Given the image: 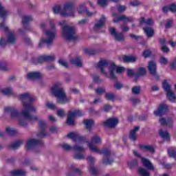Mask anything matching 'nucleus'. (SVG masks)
<instances>
[{
  "instance_id": "obj_2",
  "label": "nucleus",
  "mask_w": 176,
  "mask_h": 176,
  "mask_svg": "<svg viewBox=\"0 0 176 176\" xmlns=\"http://www.w3.org/2000/svg\"><path fill=\"white\" fill-rule=\"evenodd\" d=\"M49 23L50 28H47V24L45 22L40 24V28L42 30L43 34V36L38 43V47H42L43 45L52 46V45H53V41H54V38H56L57 30H56L54 21L51 19L49 21Z\"/></svg>"
},
{
  "instance_id": "obj_43",
  "label": "nucleus",
  "mask_w": 176,
  "mask_h": 176,
  "mask_svg": "<svg viewBox=\"0 0 176 176\" xmlns=\"http://www.w3.org/2000/svg\"><path fill=\"white\" fill-rule=\"evenodd\" d=\"M85 125L87 129H91V126L94 124V121L93 120H85L84 121Z\"/></svg>"
},
{
  "instance_id": "obj_29",
  "label": "nucleus",
  "mask_w": 176,
  "mask_h": 176,
  "mask_svg": "<svg viewBox=\"0 0 176 176\" xmlns=\"http://www.w3.org/2000/svg\"><path fill=\"white\" fill-rule=\"evenodd\" d=\"M160 43L162 45V51L164 53H168L170 52V49L166 46V39L164 38H160Z\"/></svg>"
},
{
  "instance_id": "obj_51",
  "label": "nucleus",
  "mask_w": 176,
  "mask_h": 176,
  "mask_svg": "<svg viewBox=\"0 0 176 176\" xmlns=\"http://www.w3.org/2000/svg\"><path fill=\"white\" fill-rule=\"evenodd\" d=\"M89 171L93 175H96L97 174V169L93 165H90L89 167Z\"/></svg>"
},
{
  "instance_id": "obj_17",
  "label": "nucleus",
  "mask_w": 176,
  "mask_h": 176,
  "mask_svg": "<svg viewBox=\"0 0 176 176\" xmlns=\"http://www.w3.org/2000/svg\"><path fill=\"white\" fill-rule=\"evenodd\" d=\"M105 16H102L101 18L98 20V21L95 24L94 27V31H98V30H101V28L104 27V24H105Z\"/></svg>"
},
{
  "instance_id": "obj_59",
  "label": "nucleus",
  "mask_w": 176,
  "mask_h": 176,
  "mask_svg": "<svg viewBox=\"0 0 176 176\" xmlns=\"http://www.w3.org/2000/svg\"><path fill=\"white\" fill-rule=\"evenodd\" d=\"M47 108H50V109H56V105L53 104V102H48L46 104Z\"/></svg>"
},
{
  "instance_id": "obj_60",
  "label": "nucleus",
  "mask_w": 176,
  "mask_h": 176,
  "mask_svg": "<svg viewBox=\"0 0 176 176\" xmlns=\"http://www.w3.org/2000/svg\"><path fill=\"white\" fill-rule=\"evenodd\" d=\"M137 164H138L137 160H134L133 162H129V167H130V168H133V167H135Z\"/></svg>"
},
{
  "instance_id": "obj_10",
  "label": "nucleus",
  "mask_w": 176,
  "mask_h": 176,
  "mask_svg": "<svg viewBox=\"0 0 176 176\" xmlns=\"http://www.w3.org/2000/svg\"><path fill=\"white\" fill-rule=\"evenodd\" d=\"M60 146L62 148H63L64 151H77L78 152H80L82 151H85V147L83 146H79V144H76L73 147L71 146V145L67 144V143H63L60 144Z\"/></svg>"
},
{
  "instance_id": "obj_9",
  "label": "nucleus",
  "mask_w": 176,
  "mask_h": 176,
  "mask_svg": "<svg viewBox=\"0 0 176 176\" xmlns=\"http://www.w3.org/2000/svg\"><path fill=\"white\" fill-rule=\"evenodd\" d=\"M54 60V57L49 55H43L41 56H39L37 58H33L32 60V63L33 64H35L36 65L38 64H42V63H44V61H52Z\"/></svg>"
},
{
  "instance_id": "obj_15",
  "label": "nucleus",
  "mask_w": 176,
  "mask_h": 176,
  "mask_svg": "<svg viewBox=\"0 0 176 176\" xmlns=\"http://www.w3.org/2000/svg\"><path fill=\"white\" fill-rule=\"evenodd\" d=\"M118 123H119L118 118H109V120L103 122V126L109 127V129H113V127H115Z\"/></svg>"
},
{
  "instance_id": "obj_45",
  "label": "nucleus",
  "mask_w": 176,
  "mask_h": 176,
  "mask_svg": "<svg viewBox=\"0 0 176 176\" xmlns=\"http://www.w3.org/2000/svg\"><path fill=\"white\" fill-rule=\"evenodd\" d=\"M23 140H18L16 142H15L14 143H13L11 145V147L12 148V149H17V148H20V146H21V145H23Z\"/></svg>"
},
{
  "instance_id": "obj_37",
  "label": "nucleus",
  "mask_w": 176,
  "mask_h": 176,
  "mask_svg": "<svg viewBox=\"0 0 176 176\" xmlns=\"http://www.w3.org/2000/svg\"><path fill=\"white\" fill-rule=\"evenodd\" d=\"M10 69L8 67V63L6 62H0V71H3L4 72H8Z\"/></svg>"
},
{
  "instance_id": "obj_49",
  "label": "nucleus",
  "mask_w": 176,
  "mask_h": 176,
  "mask_svg": "<svg viewBox=\"0 0 176 176\" xmlns=\"http://www.w3.org/2000/svg\"><path fill=\"white\" fill-rule=\"evenodd\" d=\"M53 10L55 14H58L59 13L60 14H61V12H63V10H61V7H60V6H55L53 8Z\"/></svg>"
},
{
  "instance_id": "obj_31",
  "label": "nucleus",
  "mask_w": 176,
  "mask_h": 176,
  "mask_svg": "<svg viewBox=\"0 0 176 176\" xmlns=\"http://www.w3.org/2000/svg\"><path fill=\"white\" fill-rule=\"evenodd\" d=\"M143 30L148 38H152V36H153V30L152 28L143 27Z\"/></svg>"
},
{
  "instance_id": "obj_16",
  "label": "nucleus",
  "mask_w": 176,
  "mask_h": 176,
  "mask_svg": "<svg viewBox=\"0 0 176 176\" xmlns=\"http://www.w3.org/2000/svg\"><path fill=\"white\" fill-rule=\"evenodd\" d=\"M77 12L79 14H83V13H86L89 16H94V14H96V12H88L87 8L84 5H80L77 8Z\"/></svg>"
},
{
  "instance_id": "obj_13",
  "label": "nucleus",
  "mask_w": 176,
  "mask_h": 176,
  "mask_svg": "<svg viewBox=\"0 0 176 176\" xmlns=\"http://www.w3.org/2000/svg\"><path fill=\"white\" fill-rule=\"evenodd\" d=\"M167 111H168V106L164 103H162L160 104L157 110L154 111V115L155 116H162V115H164Z\"/></svg>"
},
{
  "instance_id": "obj_18",
  "label": "nucleus",
  "mask_w": 176,
  "mask_h": 176,
  "mask_svg": "<svg viewBox=\"0 0 176 176\" xmlns=\"http://www.w3.org/2000/svg\"><path fill=\"white\" fill-rule=\"evenodd\" d=\"M60 16H63V17H72V19H75V17H76V11H75L74 8L69 10L68 11H62L60 12Z\"/></svg>"
},
{
  "instance_id": "obj_61",
  "label": "nucleus",
  "mask_w": 176,
  "mask_h": 176,
  "mask_svg": "<svg viewBox=\"0 0 176 176\" xmlns=\"http://www.w3.org/2000/svg\"><path fill=\"white\" fill-rule=\"evenodd\" d=\"M38 125H39V127H41V129H45L46 127V121L45 120L39 121Z\"/></svg>"
},
{
  "instance_id": "obj_57",
  "label": "nucleus",
  "mask_w": 176,
  "mask_h": 176,
  "mask_svg": "<svg viewBox=\"0 0 176 176\" xmlns=\"http://www.w3.org/2000/svg\"><path fill=\"white\" fill-rule=\"evenodd\" d=\"M92 78L94 79V82H96V83H100V82H101L100 77L96 74H93Z\"/></svg>"
},
{
  "instance_id": "obj_55",
  "label": "nucleus",
  "mask_w": 176,
  "mask_h": 176,
  "mask_svg": "<svg viewBox=\"0 0 176 176\" xmlns=\"http://www.w3.org/2000/svg\"><path fill=\"white\" fill-rule=\"evenodd\" d=\"M105 98L107 100H113V98H115V95H113V94L107 93L105 95Z\"/></svg>"
},
{
  "instance_id": "obj_48",
  "label": "nucleus",
  "mask_w": 176,
  "mask_h": 176,
  "mask_svg": "<svg viewBox=\"0 0 176 176\" xmlns=\"http://www.w3.org/2000/svg\"><path fill=\"white\" fill-rule=\"evenodd\" d=\"M146 74V70L144 67H140L138 71V74H136L137 76H142Z\"/></svg>"
},
{
  "instance_id": "obj_22",
  "label": "nucleus",
  "mask_w": 176,
  "mask_h": 176,
  "mask_svg": "<svg viewBox=\"0 0 176 176\" xmlns=\"http://www.w3.org/2000/svg\"><path fill=\"white\" fill-rule=\"evenodd\" d=\"M148 69L150 74H151V75H154V76L156 75V69H157L156 63H155L154 61L149 62L148 65Z\"/></svg>"
},
{
  "instance_id": "obj_39",
  "label": "nucleus",
  "mask_w": 176,
  "mask_h": 176,
  "mask_svg": "<svg viewBox=\"0 0 176 176\" xmlns=\"http://www.w3.org/2000/svg\"><path fill=\"white\" fill-rule=\"evenodd\" d=\"M6 131L9 135H16L18 133L17 131L13 128L11 127H7L6 129Z\"/></svg>"
},
{
  "instance_id": "obj_21",
  "label": "nucleus",
  "mask_w": 176,
  "mask_h": 176,
  "mask_svg": "<svg viewBox=\"0 0 176 176\" xmlns=\"http://www.w3.org/2000/svg\"><path fill=\"white\" fill-rule=\"evenodd\" d=\"M28 79H39L42 78V74L38 72H32L27 74Z\"/></svg>"
},
{
  "instance_id": "obj_11",
  "label": "nucleus",
  "mask_w": 176,
  "mask_h": 176,
  "mask_svg": "<svg viewBox=\"0 0 176 176\" xmlns=\"http://www.w3.org/2000/svg\"><path fill=\"white\" fill-rule=\"evenodd\" d=\"M4 111L5 112L10 113V116L12 119H19V117L20 116L19 110L14 109V107H5Z\"/></svg>"
},
{
  "instance_id": "obj_23",
  "label": "nucleus",
  "mask_w": 176,
  "mask_h": 176,
  "mask_svg": "<svg viewBox=\"0 0 176 176\" xmlns=\"http://www.w3.org/2000/svg\"><path fill=\"white\" fill-rule=\"evenodd\" d=\"M159 122L162 126H171L173 124V119L171 118L166 119L164 118H161L159 120Z\"/></svg>"
},
{
  "instance_id": "obj_8",
  "label": "nucleus",
  "mask_w": 176,
  "mask_h": 176,
  "mask_svg": "<svg viewBox=\"0 0 176 176\" xmlns=\"http://www.w3.org/2000/svg\"><path fill=\"white\" fill-rule=\"evenodd\" d=\"M133 155H135V156H137V157H140L141 159L142 164L143 166H144V167H146V168H148V170H153V165L152 164V163H151V161L145 157H141V154H140L138 151H133Z\"/></svg>"
},
{
  "instance_id": "obj_7",
  "label": "nucleus",
  "mask_w": 176,
  "mask_h": 176,
  "mask_svg": "<svg viewBox=\"0 0 176 176\" xmlns=\"http://www.w3.org/2000/svg\"><path fill=\"white\" fill-rule=\"evenodd\" d=\"M83 115V112L80 110H74V111H69L67 116V124L70 126H73L75 124V118L76 116H82Z\"/></svg>"
},
{
  "instance_id": "obj_26",
  "label": "nucleus",
  "mask_w": 176,
  "mask_h": 176,
  "mask_svg": "<svg viewBox=\"0 0 176 176\" xmlns=\"http://www.w3.org/2000/svg\"><path fill=\"white\" fill-rule=\"evenodd\" d=\"M74 8H75V3L72 1H68L64 5L62 12H68V10H71Z\"/></svg>"
},
{
  "instance_id": "obj_52",
  "label": "nucleus",
  "mask_w": 176,
  "mask_h": 176,
  "mask_svg": "<svg viewBox=\"0 0 176 176\" xmlns=\"http://www.w3.org/2000/svg\"><path fill=\"white\" fill-rule=\"evenodd\" d=\"M56 113L59 118H64L65 116V111L63 109H58Z\"/></svg>"
},
{
  "instance_id": "obj_38",
  "label": "nucleus",
  "mask_w": 176,
  "mask_h": 176,
  "mask_svg": "<svg viewBox=\"0 0 176 176\" xmlns=\"http://www.w3.org/2000/svg\"><path fill=\"white\" fill-rule=\"evenodd\" d=\"M166 97L170 102H174L175 101V94H173V91L166 93Z\"/></svg>"
},
{
  "instance_id": "obj_35",
  "label": "nucleus",
  "mask_w": 176,
  "mask_h": 176,
  "mask_svg": "<svg viewBox=\"0 0 176 176\" xmlns=\"http://www.w3.org/2000/svg\"><path fill=\"white\" fill-rule=\"evenodd\" d=\"M118 2V0H98V4L99 6H102V8L107 6L108 2Z\"/></svg>"
},
{
  "instance_id": "obj_25",
  "label": "nucleus",
  "mask_w": 176,
  "mask_h": 176,
  "mask_svg": "<svg viewBox=\"0 0 176 176\" xmlns=\"http://www.w3.org/2000/svg\"><path fill=\"white\" fill-rule=\"evenodd\" d=\"M140 130V126H135L133 130L130 132L129 139L131 141H135L137 140V131Z\"/></svg>"
},
{
  "instance_id": "obj_36",
  "label": "nucleus",
  "mask_w": 176,
  "mask_h": 176,
  "mask_svg": "<svg viewBox=\"0 0 176 176\" xmlns=\"http://www.w3.org/2000/svg\"><path fill=\"white\" fill-rule=\"evenodd\" d=\"M70 63L71 64L76 65V67H82V61H80V57H78L76 59H72Z\"/></svg>"
},
{
  "instance_id": "obj_1",
  "label": "nucleus",
  "mask_w": 176,
  "mask_h": 176,
  "mask_svg": "<svg viewBox=\"0 0 176 176\" xmlns=\"http://www.w3.org/2000/svg\"><path fill=\"white\" fill-rule=\"evenodd\" d=\"M19 100L21 101L23 109L21 111L22 118H19V124L21 126H27L28 120H38L36 116H32L30 112H36L38 108L32 103L35 101V98L30 93L25 92L18 96Z\"/></svg>"
},
{
  "instance_id": "obj_4",
  "label": "nucleus",
  "mask_w": 176,
  "mask_h": 176,
  "mask_svg": "<svg viewBox=\"0 0 176 176\" xmlns=\"http://www.w3.org/2000/svg\"><path fill=\"white\" fill-rule=\"evenodd\" d=\"M52 93L56 97L57 102L59 104H67V102L71 101V97L66 96L63 84L60 82H57L52 87Z\"/></svg>"
},
{
  "instance_id": "obj_3",
  "label": "nucleus",
  "mask_w": 176,
  "mask_h": 176,
  "mask_svg": "<svg viewBox=\"0 0 176 176\" xmlns=\"http://www.w3.org/2000/svg\"><path fill=\"white\" fill-rule=\"evenodd\" d=\"M98 69H100L101 74L107 76L108 75V72L110 74V79H116V75H115V72L116 74H122L124 71V67H118L114 63H111L108 65V60L103 59L101 60L97 65Z\"/></svg>"
},
{
  "instance_id": "obj_33",
  "label": "nucleus",
  "mask_w": 176,
  "mask_h": 176,
  "mask_svg": "<svg viewBox=\"0 0 176 176\" xmlns=\"http://www.w3.org/2000/svg\"><path fill=\"white\" fill-rule=\"evenodd\" d=\"M11 174L13 176H24L25 175L26 172L23 170L16 169L11 171Z\"/></svg>"
},
{
  "instance_id": "obj_20",
  "label": "nucleus",
  "mask_w": 176,
  "mask_h": 176,
  "mask_svg": "<svg viewBox=\"0 0 176 176\" xmlns=\"http://www.w3.org/2000/svg\"><path fill=\"white\" fill-rule=\"evenodd\" d=\"M68 138H70L72 140V141H74V142H76V145H79V146H82V142L79 140V138L78 137V135L74 132H72L69 134H67Z\"/></svg>"
},
{
  "instance_id": "obj_24",
  "label": "nucleus",
  "mask_w": 176,
  "mask_h": 176,
  "mask_svg": "<svg viewBox=\"0 0 176 176\" xmlns=\"http://www.w3.org/2000/svg\"><path fill=\"white\" fill-rule=\"evenodd\" d=\"M140 25L143 28L147 25H153V20L152 19H148L146 21H145V19L142 18L140 19Z\"/></svg>"
},
{
  "instance_id": "obj_46",
  "label": "nucleus",
  "mask_w": 176,
  "mask_h": 176,
  "mask_svg": "<svg viewBox=\"0 0 176 176\" xmlns=\"http://www.w3.org/2000/svg\"><path fill=\"white\" fill-rule=\"evenodd\" d=\"M160 135L164 140H168V138H170V135L168 134V133L164 131L163 130L160 131Z\"/></svg>"
},
{
  "instance_id": "obj_19",
  "label": "nucleus",
  "mask_w": 176,
  "mask_h": 176,
  "mask_svg": "<svg viewBox=\"0 0 176 176\" xmlns=\"http://www.w3.org/2000/svg\"><path fill=\"white\" fill-rule=\"evenodd\" d=\"M119 21H126V23H131V21H134V19L131 17H127L125 15H121L117 18L113 19L114 23H119Z\"/></svg>"
},
{
  "instance_id": "obj_47",
  "label": "nucleus",
  "mask_w": 176,
  "mask_h": 176,
  "mask_svg": "<svg viewBox=\"0 0 176 176\" xmlns=\"http://www.w3.org/2000/svg\"><path fill=\"white\" fill-rule=\"evenodd\" d=\"M34 19L32 18L31 16H24L22 19L23 24H27V23H30V21H32Z\"/></svg>"
},
{
  "instance_id": "obj_12",
  "label": "nucleus",
  "mask_w": 176,
  "mask_h": 176,
  "mask_svg": "<svg viewBox=\"0 0 176 176\" xmlns=\"http://www.w3.org/2000/svg\"><path fill=\"white\" fill-rule=\"evenodd\" d=\"M109 32L113 38H115L116 41L120 42L122 41H124V36L122 33H118L116 32V29L114 28H109Z\"/></svg>"
},
{
  "instance_id": "obj_27",
  "label": "nucleus",
  "mask_w": 176,
  "mask_h": 176,
  "mask_svg": "<svg viewBox=\"0 0 176 176\" xmlns=\"http://www.w3.org/2000/svg\"><path fill=\"white\" fill-rule=\"evenodd\" d=\"M0 91L5 96H14V92H13V89H12L9 87L1 89Z\"/></svg>"
},
{
  "instance_id": "obj_50",
  "label": "nucleus",
  "mask_w": 176,
  "mask_h": 176,
  "mask_svg": "<svg viewBox=\"0 0 176 176\" xmlns=\"http://www.w3.org/2000/svg\"><path fill=\"white\" fill-rule=\"evenodd\" d=\"M58 63L62 67H64L65 68H68V63H67V61H65V60L60 58L59 59Z\"/></svg>"
},
{
  "instance_id": "obj_58",
  "label": "nucleus",
  "mask_w": 176,
  "mask_h": 176,
  "mask_svg": "<svg viewBox=\"0 0 176 176\" xmlns=\"http://www.w3.org/2000/svg\"><path fill=\"white\" fill-rule=\"evenodd\" d=\"M49 131L50 134H54V133H57V128L54 126H52L50 127Z\"/></svg>"
},
{
  "instance_id": "obj_32",
  "label": "nucleus",
  "mask_w": 176,
  "mask_h": 176,
  "mask_svg": "<svg viewBox=\"0 0 176 176\" xmlns=\"http://www.w3.org/2000/svg\"><path fill=\"white\" fill-rule=\"evenodd\" d=\"M8 13L9 12L5 10V8L2 6L1 3H0V18L4 19L6 16H8Z\"/></svg>"
},
{
  "instance_id": "obj_44",
  "label": "nucleus",
  "mask_w": 176,
  "mask_h": 176,
  "mask_svg": "<svg viewBox=\"0 0 176 176\" xmlns=\"http://www.w3.org/2000/svg\"><path fill=\"white\" fill-rule=\"evenodd\" d=\"M168 153L170 157H174L176 160V153L175 148L173 147H170L168 149Z\"/></svg>"
},
{
  "instance_id": "obj_54",
  "label": "nucleus",
  "mask_w": 176,
  "mask_h": 176,
  "mask_svg": "<svg viewBox=\"0 0 176 176\" xmlns=\"http://www.w3.org/2000/svg\"><path fill=\"white\" fill-rule=\"evenodd\" d=\"M160 64H163L164 65H166L168 63V60L165 57L161 56L160 58Z\"/></svg>"
},
{
  "instance_id": "obj_5",
  "label": "nucleus",
  "mask_w": 176,
  "mask_h": 176,
  "mask_svg": "<svg viewBox=\"0 0 176 176\" xmlns=\"http://www.w3.org/2000/svg\"><path fill=\"white\" fill-rule=\"evenodd\" d=\"M102 142V140H101V137H100L98 135H95L91 138V142L88 143V147L91 152H94L95 153H100L104 156H109V155H111L110 150L104 148L100 151L99 148L96 146L100 145V144Z\"/></svg>"
},
{
  "instance_id": "obj_53",
  "label": "nucleus",
  "mask_w": 176,
  "mask_h": 176,
  "mask_svg": "<svg viewBox=\"0 0 176 176\" xmlns=\"http://www.w3.org/2000/svg\"><path fill=\"white\" fill-rule=\"evenodd\" d=\"M127 76H129V78H133V76H135V73L134 72V70L132 69H128Z\"/></svg>"
},
{
  "instance_id": "obj_34",
  "label": "nucleus",
  "mask_w": 176,
  "mask_h": 176,
  "mask_svg": "<svg viewBox=\"0 0 176 176\" xmlns=\"http://www.w3.org/2000/svg\"><path fill=\"white\" fill-rule=\"evenodd\" d=\"M8 43H16V34L13 32H11L8 34Z\"/></svg>"
},
{
  "instance_id": "obj_28",
  "label": "nucleus",
  "mask_w": 176,
  "mask_h": 176,
  "mask_svg": "<svg viewBox=\"0 0 176 176\" xmlns=\"http://www.w3.org/2000/svg\"><path fill=\"white\" fill-rule=\"evenodd\" d=\"M124 63H135L137 57L134 56H125L122 58Z\"/></svg>"
},
{
  "instance_id": "obj_63",
  "label": "nucleus",
  "mask_w": 176,
  "mask_h": 176,
  "mask_svg": "<svg viewBox=\"0 0 176 176\" xmlns=\"http://www.w3.org/2000/svg\"><path fill=\"white\" fill-rule=\"evenodd\" d=\"M150 56H151V50H146L144 51L143 57L146 58V57H149Z\"/></svg>"
},
{
  "instance_id": "obj_14",
  "label": "nucleus",
  "mask_w": 176,
  "mask_h": 176,
  "mask_svg": "<svg viewBox=\"0 0 176 176\" xmlns=\"http://www.w3.org/2000/svg\"><path fill=\"white\" fill-rule=\"evenodd\" d=\"M42 142L36 139H30L26 142V148L27 149H32V148H35V146H38V145H41Z\"/></svg>"
},
{
  "instance_id": "obj_30",
  "label": "nucleus",
  "mask_w": 176,
  "mask_h": 176,
  "mask_svg": "<svg viewBox=\"0 0 176 176\" xmlns=\"http://www.w3.org/2000/svg\"><path fill=\"white\" fill-rule=\"evenodd\" d=\"M162 10L164 12V13H167V12H168V10H170V12H176V5L175 4H170L169 6V7L167 6H164L162 8Z\"/></svg>"
},
{
  "instance_id": "obj_41",
  "label": "nucleus",
  "mask_w": 176,
  "mask_h": 176,
  "mask_svg": "<svg viewBox=\"0 0 176 176\" xmlns=\"http://www.w3.org/2000/svg\"><path fill=\"white\" fill-rule=\"evenodd\" d=\"M162 87L164 89V91L167 93H170L171 91V87L170 85H168V82L167 81H164L162 83Z\"/></svg>"
},
{
  "instance_id": "obj_62",
  "label": "nucleus",
  "mask_w": 176,
  "mask_h": 176,
  "mask_svg": "<svg viewBox=\"0 0 176 176\" xmlns=\"http://www.w3.org/2000/svg\"><path fill=\"white\" fill-rule=\"evenodd\" d=\"M8 25H6V23L5 22H2L0 23V30H3L4 31H6L8 30Z\"/></svg>"
},
{
  "instance_id": "obj_6",
  "label": "nucleus",
  "mask_w": 176,
  "mask_h": 176,
  "mask_svg": "<svg viewBox=\"0 0 176 176\" xmlns=\"http://www.w3.org/2000/svg\"><path fill=\"white\" fill-rule=\"evenodd\" d=\"M58 25L63 28V36L66 41H75L78 38L76 30L72 26L67 25V21L63 20L58 23Z\"/></svg>"
},
{
  "instance_id": "obj_64",
  "label": "nucleus",
  "mask_w": 176,
  "mask_h": 176,
  "mask_svg": "<svg viewBox=\"0 0 176 176\" xmlns=\"http://www.w3.org/2000/svg\"><path fill=\"white\" fill-rule=\"evenodd\" d=\"M117 10H118V12H120V13H122V12H124V10H126V6H119L117 8Z\"/></svg>"
},
{
  "instance_id": "obj_42",
  "label": "nucleus",
  "mask_w": 176,
  "mask_h": 176,
  "mask_svg": "<svg viewBox=\"0 0 176 176\" xmlns=\"http://www.w3.org/2000/svg\"><path fill=\"white\" fill-rule=\"evenodd\" d=\"M138 172L139 173L140 176H149L150 174L148 173V170H146L145 168H140L138 170Z\"/></svg>"
},
{
  "instance_id": "obj_40",
  "label": "nucleus",
  "mask_w": 176,
  "mask_h": 176,
  "mask_svg": "<svg viewBox=\"0 0 176 176\" xmlns=\"http://www.w3.org/2000/svg\"><path fill=\"white\" fill-rule=\"evenodd\" d=\"M140 148L142 151H149L151 153L155 152V148L151 145H142Z\"/></svg>"
},
{
  "instance_id": "obj_56",
  "label": "nucleus",
  "mask_w": 176,
  "mask_h": 176,
  "mask_svg": "<svg viewBox=\"0 0 176 176\" xmlns=\"http://www.w3.org/2000/svg\"><path fill=\"white\" fill-rule=\"evenodd\" d=\"M140 89L139 87H135L132 88V93L133 94H140Z\"/></svg>"
}]
</instances>
